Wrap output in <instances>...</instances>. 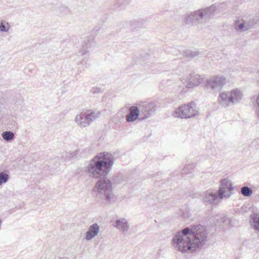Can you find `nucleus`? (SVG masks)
Masks as SVG:
<instances>
[{
    "label": "nucleus",
    "mask_w": 259,
    "mask_h": 259,
    "mask_svg": "<svg viewBox=\"0 0 259 259\" xmlns=\"http://www.w3.org/2000/svg\"><path fill=\"white\" fill-rule=\"evenodd\" d=\"M227 78L223 75H216L207 80L205 84V88L210 89L211 90L217 92L221 90L226 83Z\"/></svg>",
    "instance_id": "7"
},
{
    "label": "nucleus",
    "mask_w": 259,
    "mask_h": 259,
    "mask_svg": "<svg viewBox=\"0 0 259 259\" xmlns=\"http://www.w3.org/2000/svg\"><path fill=\"white\" fill-rule=\"evenodd\" d=\"M9 179V176L5 172H0V186L7 183Z\"/></svg>",
    "instance_id": "26"
},
{
    "label": "nucleus",
    "mask_w": 259,
    "mask_h": 259,
    "mask_svg": "<svg viewBox=\"0 0 259 259\" xmlns=\"http://www.w3.org/2000/svg\"><path fill=\"white\" fill-rule=\"evenodd\" d=\"M91 47L89 40H84L83 42V46L82 48L80 50L79 53L81 55H85L88 52V49Z\"/></svg>",
    "instance_id": "25"
},
{
    "label": "nucleus",
    "mask_w": 259,
    "mask_h": 259,
    "mask_svg": "<svg viewBox=\"0 0 259 259\" xmlns=\"http://www.w3.org/2000/svg\"><path fill=\"white\" fill-rule=\"evenodd\" d=\"M10 28L9 24L6 22H0V31L1 32H7Z\"/></svg>",
    "instance_id": "28"
},
{
    "label": "nucleus",
    "mask_w": 259,
    "mask_h": 259,
    "mask_svg": "<svg viewBox=\"0 0 259 259\" xmlns=\"http://www.w3.org/2000/svg\"><path fill=\"white\" fill-rule=\"evenodd\" d=\"M2 137L4 140L10 141L14 138L15 134L11 131H5L2 133Z\"/></svg>",
    "instance_id": "22"
},
{
    "label": "nucleus",
    "mask_w": 259,
    "mask_h": 259,
    "mask_svg": "<svg viewBox=\"0 0 259 259\" xmlns=\"http://www.w3.org/2000/svg\"><path fill=\"white\" fill-rule=\"evenodd\" d=\"M242 91L238 88L221 92L218 98L219 103L224 107L238 104L243 98Z\"/></svg>",
    "instance_id": "4"
},
{
    "label": "nucleus",
    "mask_w": 259,
    "mask_h": 259,
    "mask_svg": "<svg viewBox=\"0 0 259 259\" xmlns=\"http://www.w3.org/2000/svg\"><path fill=\"white\" fill-rule=\"evenodd\" d=\"M86 114V119L88 121L89 125H90L93 122L99 118L101 114L100 111L88 110L85 111Z\"/></svg>",
    "instance_id": "16"
},
{
    "label": "nucleus",
    "mask_w": 259,
    "mask_h": 259,
    "mask_svg": "<svg viewBox=\"0 0 259 259\" xmlns=\"http://www.w3.org/2000/svg\"><path fill=\"white\" fill-rule=\"evenodd\" d=\"M127 110L128 106H125L123 108L120 109L118 112H117V113L112 117V120L113 122L117 123L123 121L125 114L127 113Z\"/></svg>",
    "instance_id": "18"
},
{
    "label": "nucleus",
    "mask_w": 259,
    "mask_h": 259,
    "mask_svg": "<svg viewBox=\"0 0 259 259\" xmlns=\"http://www.w3.org/2000/svg\"><path fill=\"white\" fill-rule=\"evenodd\" d=\"M137 105V104H136ZM128 113L126 115V121L127 122H134L139 117L141 113L138 105L128 107Z\"/></svg>",
    "instance_id": "11"
},
{
    "label": "nucleus",
    "mask_w": 259,
    "mask_h": 259,
    "mask_svg": "<svg viewBox=\"0 0 259 259\" xmlns=\"http://www.w3.org/2000/svg\"><path fill=\"white\" fill-rule=\"evenodd\" d=\"M113 226L116 229L122 232L127 231L130 228L128 222L125 218H120L116 220Z\"/></svg>",
    "instance_id": "17"
},
{
    "label": "nucleus",
    "mask_w": 259,
    "mask_h": 259,
    "mask_svg": "<svg viewBox=\"0 0 259 259\" xmlns=\"http://www.w3.org/2000/svg\"><path fill=\"white\" fill-rule=\"evenodd\" d=\"M240 192L242 195L249 197L252 194V190L247 186H243L241 188Z\"/></svg>",
    "instance_id": "23"
},
{
    "label": "nucleus",
    "mask_w": 259,
    "mask_h": 259,
    "mask_svg": "<svg viewBox=\"0 0 259 259\" xmlns=\"http://www.w3.org/2000/svg\"><path fill=\"white\" fill-rule=\"evenodd\" d=\"M78 151V150H75L72 152H66L64 154L62 157L64 158L65 162H69L76 158Z\"/></svg>",
    "instance_id": "19"
},
{
    "label": "nucleus",
    "mask_w": 259,
    "mask_h": 259,
    "mask_svg": "<svg viewBox=\"0 0 259 259\" xmlns=\"http://www.w3.org/2000/svg\"><path fill=\"white\" fill-rule=\"evenodd\" d=\"M58 161V158H55L52 160V162H57Z\"/></svg>",
    "instance_id": "31"
},
{
    "label": "nucleus",
    "mask_w": 259,
    "mask_h": 259,
    "mask_svg": "<svg viewBox=\"0 0 259 259\" xmlns=\"http://www.w3.org/2000/svg\"><path fill=\"white\" fill-rule=\"evenodd\" d=\"M181 80L187 88H192L201 84L203 81V78L197 74H190L187 79L183 77Z\"/></svg>",
    "instance_id": "10"
},
{
    "label": "nucleus",
    "mask_w": 259,
    "mask_h": 259,
    "mask_svg": "<svg viewBox=\"0 0 259 259\" xmlns=\"http://www.w3.org/2000/svg\"><path fill=\"white\" fill-rule=\"evenodd\" d=\"M137 105L139 106L141 113L144 115V119L148 118L154 115L158 107L157 103L154 102H139Z\"/></svg>",
    "instance_id": "8"
},
{
    "label": "nucleus",
    "mask_w": 259,
    "mask_h": 259,
    "mask_svg": "<svg viewBox=\"0 0 259 259\" xmlns=\"http://www.w3.org/2000/svg\"><path fill=\"white\" fill-rule=\"evenodd\" d=\"M184 53L187 57L190 58H194L198 55V53L197 52L191 50H186Z\"/></svg>",
    "instance_id": "27"
},
{
    "label": "nucleus",
    "mask_w": 259,
    "mask_h": 259,
    "mask_svg": "<svg viewBox=\"0 0 259 259\" xmlns=\"http://www.w3.org/2000/svg\"><path fill=\"white\" fill-rule=\"evenodd\" d=\"M252 101L255 103L256 114L258 117L259 118V92L256 95H254L252 98Z\"/></svg>",
    "instance_id": "24"
},
{
    "label": "nucleus",
    "mask_w": 259,
    "mask_h": 259,
    "mask_svg": "<svg viewBox=\"0 0 259 259\" xmlns=\"http://www.w3.org/2000/svg\"><path fill=\"white\" fill-rule=\"evenodd\" d=\"M219 198V194L217 192L213 193L210 191H207L203 196V202L206 205L214 204Z\"/></svg>",
    "instance_id": "13"
},
{
    "label": "nucleus",
    "mask_w": 259,
    "mask_h": 259,
    "mask_svg": "<svg viewBox=\"0 0 259 259\" xmlns=\"http://www.w3.org/2000/svg\"><path fill=\"white\" fill-rule=\"evenodd\" d=\"M60 259H69V258L68 257H62Z\"/></svg>",
    "instance_id": "32"
},
{
    "label": "nucleus",
    "mask_w": 259,
    "mask_h": 259,
    "mask_svg": "<svg viewBox=\"0 0 259 259\" xmlns=\"http://www.w3.org/2000/svg\"><path fill=\"white\" fill-rule=\"evenodd\" d=\"M113 180L116 183H120L123 180L120 176H115L113 177Z\"/></svg>",
    "instance_id": "30"
},
{
    "label": "nucleus",
    "mask_w": 259,
    "mask_h": 259,
    "mask_svg": "<svg viewBox=\"0 0 259 259\" xmlns=\"http://www.w3.org/2000/svg\"><path fill=\"white\" fill-rule=\"evenodd\" d=\"M100 226L97 223H94L91 225L86 232L84 239L87 241H90L97 236L100 231Z\"/></svg>",
    "instance_id": "12"
},
{
    "label": "nucleus",
    "mask_w": 259,
    "mask_h": 259,
    "mask_svg": "<svg viewBox=\"0 0 259 259\" xmlns=\"http://www.w3.org/2000/svg\"><path fill=\"white\" fill-rule=\"evenodd\" d=\"M233 184L228 178L222 179L218 193L219 194L220 199L229 198L232 194L233 190Z\"/></svg>",
    "instance_id": "9"
},
{
    "label": "nucleus",
    "mask_w": 259,
    "mask_h": 259,
    "mask_svg": "<svg viewBox=\"0 0 259 259\" xmlns=\"http://www.w3.org/2000/svg\"><path fill=\"white\" fill-rule=\"evenodd\" d=\"M207 234L206 228L201 225L185 228L175 234L172 246L175 249L183 253L195 250L206 243Z\"/></svg>",
    "instance_id": "1"
},
{
    "label": "nucleus",
    "mask_w": 259,
    "mask_h": 259,
    "mask_svg": "<svg viewBox=\"0 0 259 259\" xmlns=\"http://www.w3.org/2000/svg\"><path fill=\"white\" fill-rule=\"evenodd\" d=\"M198 113V109L195 104L191 102L183 104L176 108L173 112L172 115L175 117L187 119L195 116Z\"/></svg>",
    "instance_id": "6"
},
{
    "label": "nucleus",
    "mask_w": 259,
    "mask_h": 259,
    "mask_svg": "<svg viewBox=\"0 0 259 259\" xmlns=\"http://www.w3.org/2000/svg\"><path fill=\"white\" fill-rule=\"evenodd\" d=\"M57 14L61 17H64L69 15L71 14V11L67 7L62 6L58 9Z\"/></svg>",
    "instance_id": "20"
},
{
    "label": "nucleus",
    "mask_w": 259,
    "mask_h": 259,
    "mask_svg": "<svg viewBox=\"0 0 259 259\" xmlns=\"http://www.w3.org/2000/svg\"><path fill=\"white\" fill-rule=\"evenodd\" d=\"M114 160L111 154L106 152H100L89 161L85 171L93 178L104 177L111 170Z\"/></svg>",
    "instance_id": "2"
},
{
    "label": "nucleus",
    "mask_w": 259,
    "mask_h": 259,
    "mask_svg": "<svg viewBox=\"0 0 259 259\" xmlns=\"http://www.w3.org/2000/svg\"><path fill=\"white\" fill-rule=\"evenodd\" d=\"M251 219L253 229L259 231V214L253 213L251 215Z\"/></svg>",
    "instance_id": "21"
},
{
    "label": "nucleus",
    "mask_w": 259,
    "mask_h": 259,
    "mask_svg": "<svg viewBox=\"0 0 259 259\" xmlns=\"http://www.w3.org/2000/svg\"><path fill=\"white\" fill-rule=\"evenodd\" d=\"M218 8L214 5L204 9L191 12L186 15L184 23L186 24H194L205 23L217 12Z\"/></svg>",
    "instance_id": "3"
},
{
    "label": "nucleus",
    "mask_w": 259,
    "mask_h": 259,
    "mask_svg": "<svg viewBox=\"0 0 259 259\" xmlns=\"http://www.w3.org/2000/svg\"><path fill=\"white\" fill-rule=\"evenodd\" d=\"M93 189L97 196L108 201L111 200L113 195L111 181L107 178L99 179Z\"/></svg>",
    "instance_id": "5"
},
{
    "label": "nucleus",
    "mask_w": 259,
    "mask_h": 259,
    "mask_svg": "<svg viewBox=\"0 0 259 259\" xmlns=\"http://www.w3.org/2000/svg\"><path fill=\"white\" fill-rule=\"evenodd\" d=\"M85 112H81L77 114L74 118V121L81 128L89 126L88 120Z\"/></svg>",
    "instance_id": "15"
},
{
    "label": "nucleus",
    "mask_w": 259,
    "mask_h": 259,
    "mask_svg": "<svg viewBox=\"0 0 259 259\" xmlns=\"http://www.w3.org/2000/svg\"><path fill=\"white\" fill-rule=\"evenodd\" d=\"M254 23L244 21H236L234 24V28L237 31L243 32L247 31L251 28Z\"/></svg>",
    "instance_id": "14"
},
{
    "label": "nucleus",
    "mask_w": 259,
    "mask_h": 259,
    "mask_svg": "<svg viewBox=\"0 0 259 259\" xmlns=\"http://www.w3.org/2000/svg\"><path fill=\"white\" fill-rule=\"evenodd\" d=\"M194 167V165L193 163L189 164L188 165H185L183 168V172L184 174H188L190 172V170L192 169Z\"/></svg>",
    "instance_id": "29"
}]
</instances>
